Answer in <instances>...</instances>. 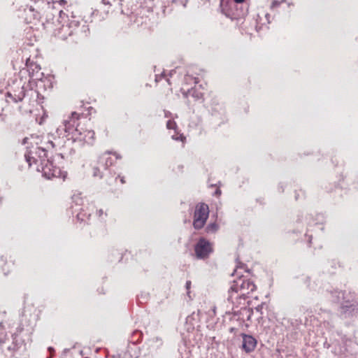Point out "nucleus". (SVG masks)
Wrapping results in <instances>:
<instances>
[{
    "label": "nucleus",
    "mask_w": 358,
    "mask_h": 358,
    "mask_svg": "<svg viewBox=\"0 0 358 358\" xmlns=\"http://www.w3.org/2000/svg\"><path fill=\"white\" fill-rule=\"evenodd\" d=\"M280 3H281V2H280V1H276V0H273V1H272L271 5V8H274L277 7L278 6H279Z\"/></svg>",
    "instance_id": "19"
},
{
    "label": "nucleus",
    "mask_w": 358,
    "mask_h": 358,
    "mask_svg": "<svg viewBox=\"0 0 358 358\" xmlns=\"http://www.w3.org/2000/svg\"><path fill=\"white\" fill-rule=\"evenodd\" d=\"M242 337H243L242 348H243V349L246 350V348H247V345H246V334H242Z\"/></svg>",
    "instance_id": "18"
},
{
    "label": "nucleus",
    "mask_w": 358,
    "mask_h": 358,
    "mask_svg": "<svg viewBox=\"0 0 358 358\" xmlns=\"http://www.w3.org/2000/svg\"><path fill=\"white\" fill-rule=\"evenodd\" d=\"M251 297H252V298H253V299H258V297H257V295L252 296Z\"/></svg>",
    "instance_id": "33"
},
{
    "label": "nucleus",
    "mask_w": 358,
    "mask_h": 358,
    "mask_svg": "<svg viewBox=\"0 0 358 358\" xmlns=\"http://www.w3.org/2000/svg\"><path fill=\"white\" fill-rule=\"evenodd\" d=\"M68 18V16L64 13L62 10H60L59 13V22L62 24V27L59 29V34L60 37L63 39L67 38L68 36H71L73 34V30L70 28L67 24L64 25L63 23L66 22V19Z\"/></svg>",
    "instance_id": "7"
},
{
    "label": "nucleus",
    "mask_w": 358,
    "mask_h": 358,
    "mask_svg": "<svg viewBox=\"0 0 358 358\" xmlns=\"http://www.w3.org/2000/svg\"><path fill=\"white\" fill-rule=\"evenodd\" d=\"M99 172L100 171L99 168H94L93 173L94 176H99L100 178H101L102 176L100 174Z\"/></svg>",
    "instance_id": "20"
},
{
    "label": "nucleus",
    "mask_w": 358,
    "mask_h": 358,
    "mask_svg": "<svg viewBox=\"0 0 358 358\" xmlns=\"http://www.w3.org/2000/svg\"><path fill=\"white\" fill-rule=\"evenodd\" d=\"M248 289H250L252 292L256 289L255 285L253 282H250L249 280H248Z\"/></svg>",
    "instance_id": "17"
},
{
    "label": "nucleus",
    "mask_w": 358,
    "mask_h": 358,
    "mask_svg": "<svg viewBox=\"0 0 358 358\" xmlns=\"http://www.w3.org/2000/svg\"><path fill=\"white\" fill-rule=\"evenodd\" d=\"M26 159H27V162L29 163V166H31V159H34V160L35 161V159L34 157H31L29 156H25Z\"/></svg>",
    "instance_id": "21"
},
{
    "label": "nucleus",
    "mask_w": 358,
    "mask_h": 358,
    "mask_svg": "<svg viewBox=\"0 0 358 358\" xmlns=\"http://www.w3.org/2000/svg\"><path fill=\"white\" fill-rule=\"evenodd\" d=\"M68 24L67 25L70 27L71 29L75 31L76 29H77L79 26V21L78 20L75 19V17L72 16L71 19H68Z\"/></svg>",
    "instance_id": "12"
},
{
    "label": "nucleus",
    "mask_w": 358,
    "mask_h": 358,
    "mask_svg": "<svg viewBox=\"0 0 358 358\" xmlns=\"http://www.w3.org/2000/svg\"><path fill=\"white\" fill-rule=\"evenodd\" d=\"M187 94H191L196 99H201L203 97V94L200 92H196L195 90H189Z\"/></svg>",
    "instance_id": "14"
},
{
    "label": "nucleus",
    "mask_w": 358,
    "mask_h": 358,
    "mask_svg": "<svg viewBox=\"0 0 358 358\" xmlns=\"http://www.w3.org/2000/svg\"><path fill=\"white\" fill-rule=\"evenodd\" d=\"M101 2L104 5H108V6L111 5L108 0H101Z\"/></svg>",
    "instance_id": "24"
},
{
    "label": "nucleus",
    "mask_w": 358,
    "mask_h": 358,
    "mask_svg": "<svg viewBox=\"0 0 358 358\" xmlns=\"http://www.w3.org/2000/svg\"><path fill=\"white\" fill-rule=\"evenodd\" d=\"M48 143L51 145L52 148L55 147V144H54V143L52 141H49Z\"/></svg>",
    "instance_id": "31"
},
{
    "label": "nucleus",
    "mask_w": 358,
    "mask_h": 358,
    "mask_svg": "<svg viewBox=\"0 0 358 358\" xmlns=\"http://www.w3.org/2000/svg\"><path fill=\"white\" fill-rule=\"evenodd\" d=\"M173 139H176V140H181V141H182V140H183V138H184V137H183V136H180V137H174V136H173Z\"/></svg>",
    "instance_id": "26"
},
{
    "label": "nucleus",
    "mask_w": 358,
    "mask_h": 358,
    "mask_svg": "<svg viewBox=\"0 0 358 358\" xmlns=\"http://www.w3.org/2000/svg\"><path fill=\"white\" fill-rule=\"evenodd\" d=\"M48 350H49L50 351L53 350V349H52V348H48Z\"/></svg>",
    "instance_id": "35"
},
{
    "label": "nucleus",
    "mask_w": 358,
    "mask_h": 358,
    "mask_svg": "<svg viewBox=\"0 0 358 358\" xmlns=\"http://www.w3.org/2000/svg\"><path fill=\"white\" fill-rule=\"evenodd\" d=\"M245 271L246 269L243 266H237L234 273L232 274L236 278L233 280L230 290L231 292H240L239 296L241 298L245 296L244 289L246 277L243 275V273Z\"/></svg>",
    "instance_id": "2"
},
{
    "label": "nucleus",
    "mask_w": 358,
    "mask_h": 358,
    "mask_svg": "<svg viewBox=\"0 0 358 358\" xmlns=\"http://www.w3.org/2000/svg\"><path fill=\"white\" fill-rule=\"evenodd\" d=\"M356 309H358V306L355 303L346 302V303L342 306L343 312L345 314H347L348 311H354Z\"/></svg>",
    "instance_id": "10"
},
{
    "label": "nucleus",
    "mask_w": 358,
    "mask_h": 358,
    "mask_svg": "<svg viewBox=\"0 0 358 358\" xmlns=\"http://www.w3.org/2000/svg\"><path fill=\"white\" fill-rule=\"evenodd\" d=\"M236 5L231 0H221L220 8L222 13L232 20H243L244 22V12L235 8Z\"/></svg>",
    "instance_id": "3"
},
{
    "label": "nucleus",
    "mask_w": 358,
    "mask_h": 358,
    "mask_svg": "<svg viewBox=\"0 0 358 358\" xmlns=\"http://www.w3.org/2000/svg\"><path fill=\"white\" fill-rule=\"evenodd\" d=\"M217 229H218L217 224L215 223H212L207 226L206 231L208 233H213V232H215L217 230Z\"/></svg>",
    "instance_id": "15"
},
{
    "label": "nucleus",
    "mask_w": 358,
    "mask_h": 358,
    "mask_svg": "<svg viewBox=\"0 0 358 358\" xmlns=\"http://www.w3.org/2000/svg\"><path fill=\"white\" fill-rule=\"evenodd\" d=\"M42 173L43 176L47 179H52L53 178H65V175L61 169L49 161H47L42 167Z\"/></svg>",
    "instance_id": "6"
},
{
    "label": "nucleus",
    "mask_w": 358,
    "mask_h": 358,
    "mask_svg": "<svg viewBox=\"0 0 358 358\" xmlns=\"http://www.w3.org/2000/svg\"><path fill=\"white\" fill-rule=\"evenodd\" d=\"M164 76V73H162L160 76H157V77H156V81L157 82V81L159 80V79L161 77Z\"/></svg>",
    "instance_id": "29"
},
{
    "label": "nucleus",
    "mask_w": 358,
    "mask_h": 358,
    "mask_svg": "<svg viewBox=\"0 0 358 358\" xmlns=\"http://www.w3.org/2000/svg\"><path fill=\"white\" fill-rule=\"evenodd\" d=\"M103 210L100 209L99 210L97 211V214L99 215V217H101L102 215H103Z\"/></svg>",
    "instance_id": "28"
},
{
    "label": "nucleus",
    "mask_w": 358,
    "mask_h": 358,
    "mask_svg": "<svg viewBox=\"0 0 358 358\" xmlns=\"http://www.w3.org/2000/svg\"><path fill=\"white\" fill-rule=\"evenodd\" d=\"M176 127V124L173 120H169L166 123V127L169 129H174Z\"/></svg>",
    "instance_id": "16"
},
{
    "label": "nucleus",
    "mask_w": 358,
    "mask_h": 358,
    "mask_svg": "<svg viewBox=\"0 0 358 358\" xmlns=\"http://www.w3.org/2000/svg\"><path fill=\"white\" fill-rule=\"evenodd\" d=\"M25 96V92L23 88L20 89V91L17 94H14V102L17 103L19 101H22Z\"/></svg>",
    "instance_id": "13"
},
{
    "label": "nucleus",
    "mask_w": 358,
    "mask_h": 358,
    "mask_svg": "<svg viewBox=\"0 0 358 358\" xmlns=\"http://www.w3.org/2000/svg\"><path fill=\"white\" fill-rule=\"evenodd\" d=\"M257 345V341L252 336H248V352L253 350Z\"/></svg>",
    "instance_id": "11"
},
{
    "label": "nucleus",
    "mask_w": 358,
    "mask_h": 358,
    "mask_svg": "<svg viewBox=\"0 0 358 358\" xmlns=\"http://www.w3.org/2000/svg\"><path fill=\"white\" fill-rule=\"evenodd\" d=\"M194 80H195V81H194V83H197V81H196V78H194Z\"/></svg>",
    "instance_id": "36"
},
{
    "label": "nucleus",
    "mask_w": 358,
    "mask_h": 358,
    "mask_svg": "<svg viewBox=\"0 0 358 358\" xmlns=\"http://www.w3.org/2000/svg\"><path fill=\"white\" fill-rule=\"evenodd\" d=\"M99 163L104 169H107L113 164V159L109 156V153H105L99 157Z\"/></svg>",
    "instance_id": "9"
},
{
    "label": "nucleus",
    "mask_w": 358,
    "mask_h": 358,
    "mask_svg": "<svg viewBox=\"0 0 358 358\" xmlns=\"http://www.w3.org/2000/svg\"><path fill=\"white\" fill-rule=\"evenodd\" d=\"M245 0H233L232 1L234 3V5H236V3H243Z\"/></svg>",
    "instance_id": "25"
},
{
    "label": "nucleus",
    "mask_w": 358,
    "mask_h": 358,
    "mask_svg": "<svg viewBox=\"0 0 358 358\" xmlns=\"http://www.w3.org/2000/svg\"><path fill=\"white\" fill-rule=\"evenodd\" d=\"M79 117L78 113L73 112L63 120L56 130L59 138L67 137L76 141V138L80 137V129H78Z\"/></svg>",
    "instance_id": "1"
},
{
    "label": "nucleus",
    "mask_w": 358,
    "mask_h": 358,
    "mask_svg": "<svg viewBox=\"0 0 358 358\" xmlns=\"http://www.w3.org/2000/svg\"><path fill=\"white\" fill-rule=\"evenodd\" d=\"M76 141H84L87 144H93L94 141V132L92 130H80V137L76 138Z\"/></svg>",
    "instance_id": "8"
},
{
    "label": "nucleus",
    "mask_w": 358,
    "mask_h": 358,
    "mask_svg": "<svg viewBox=\"0 0 358 358\" xmlns=\"http://www.w3.org/2000/svg\"><path fill=\"white\" fill-rule=\"evenodd\" d=\"M194 252L198 259L208 258L213 252L212 244L206 239L201 238L194 246Z\"/></svg>",
    "instance_id": "5"
},
{
    "label": "nucleus",
    "mask_w": 358,
    "mask_h": 358,
    "mask_svg": "<svg viewBox=\"0 0 358 358\" xmlns=\"http://www.w3.org/2000/svg\"><path fill=\"white\" fill-rule=\"evenodd\" d=\"M190 286H191V281H189V280L187 281V282H186L185 287H186V289H187V290H189V289Z\"/></svg>",
    "instance_id": "23"
},
{
    "label": "nucleus",
    "mask_w": 358,
    "mask_h": 358,
    "mask_svg": "<svg viewBox=\"0 0 358 358\" xmlns=\"http://www.w3.org/2000/svg\"><path fill=\"white\" fill-rule=\"evenodd\" d=\"M6 96L8 98L11 99L13 100V101L14 102V94H12L11 93L8 92L7 94H6Z\"/></svg>",
    "instance_id": "22"
},
{
    "label": "nucleus",
    "mask_w": 358,
    "mask_h": 358,
    "mask_svg": "<svg viewBox=\"0 0 358 358\" xmlns=\"http://www.w3.org/2000/svg\"><path fill=\"white\" fill-rule=\"evenodd\" d=\"M215 194L217 196H220L221 194V190L219 189H216V191L215 192Z\"/></svg>",
    "instance_id": "27"
},
{
    "label": "nucleus",
    "mask_w": 358,
    "mask_h": 358,
    "mask_svg": "<svg viewBox=\"0 0 358 358\" xmlns=\"http://www.w3.org/2000/svg\"><path fill=\"white\" fill-rule=\"evenodd\" d=\"M208 215L209 208L208 205L205 203L197 205L194 212V227L196 229H201L204 226L208 217Z\"/></svg>",
    "instance_id": "4"
},
{
    "label": "nucleus",
    "mask_w": 358,
    "mask_h": 358,
    "mask_svg": "<svg viewBox=\"0 0 358 358\" xmlns=\"http://www.w3.org/2000/svg\"><path fill=\"white\" fill-rule=\"evenodd\" d=\"M38 150L39 151H41V152H43V156H45V150H43V149H41V148H38Z\"/></svg>",
    "instance_id": "30"
},
{
    "label": "nucleus",
    "mask_w": 358,
    "mask_h": 358,
    "mask_svg": "<svg viewBox=\"0 0 358 358\" xmlns=\"http://www.w3.org/2000/svg\"><path fill=\"white\" fill-rule=\"evenodd\" d=\"M167 82L171 84L170 81H169V79H167Z\"/></svg>",
    "instance_id": "37"
},
{
    "label": "nucleus",
    "mask_w": 358,
    "mask_h": 358,
    "mask_svg": "<svg viewBox=\"0 0 358 358\" xmlns=\"http://www.w3.org/2000/svg\"><path fill=\"white\" fill-rule=\"evenodd\" d=\"M48 358H51V357H48Z\"/></svg>",
    "instance_id": "38"
},
{
    "label": "nucleus",
    "mask_w": 358,
    "mask_h": 358,
    "mask_svg": "<svg viewBox=\"0 0 358 358\" xmlns=\"http://www.w3.org/2000/svg\"><path fill=\"white\" fill-rule=\"evenodd\" d=\"M175 73H176V71H171L170 72V76L171 77L173 76V74Z\"/></svg>",
    "instance_id": "32"
},
{
    "label": "nucleus",
    "mask_w": 358,
    "mask_h": 358,
    "mask_svg": "<svg viewBox=\"0 0 358 358\" xmlns=\"http://www.w3.org/2000/svg\"><path fill=\"white\" fill-rule=\"evenodd\" d=\"M121 182L122 183H124V178H122L121 180H120Z\"/></svg>",
    "instance_id": "34"
}]
</instances>
